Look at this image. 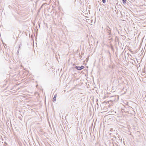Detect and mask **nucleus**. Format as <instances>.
Listing matches in <instances>:
<instances>
[{"instance_id":"nucleus-1","label":"nucleus","mask_w":146,"mask_h":146,"mask_svg":"<svg viewBox=\"0 0 146 146\" xmlns=\"http://www.w3.org/2000/svg\"><path fill=\"white\" fill-rule=\"evenodd\" d=\"M84 66H81L80 67L78 66H76L75 67V68L78 70H81L82 69L84 68Z\"/></svg>"},{"instance_id":"nucleus-2","label":"nucleus","mask_w":146,"mask_h":146,"mask_svg":"<svg viewBox=\"0 0 146 146\" xmlns=\"http://www.w3.org/2000/svg\"><path fill=\"white\" fill-rule=\"evenodd\" d=\"M57 95L56 94H55L54 95V97L53 99V101L55 102L56 100V97Z\"/></svg>"},{"instance_id":"nucleus-3","label":"nucleus","mask_w":146,"mask_h":146,"mask_svg":"<svg viewBox=\"0 0 146 146\" xmlns=\"http://www.w3.org/2000/svg\"><path fill=\"white\" fill-rule=\"evenodd\" d=\"M123 4H125L126 3V0H122Z\"/></svg>"},{"instance_id":"nucleus-4","label":"nucleus","mask_w":146,"mask_h":146,"mask_svg":"<svg viewBox=\"0 0 146 146\" xmlns=\"http://www.w3.org/2000/svg\"><path fill=\"white\" fill-rule=\"evenodd\" d=\"M102 2L104 3H106V0H102Z\"/></svg>"},{"instance_id":"nucleus-5","label":"nucleus","mask_w":146,"mask_h":146,"mask_svg":"<svg viewBox=\"0 0 146 146\" xmlns=\"http://www.w3.org/2000/svg\"><path fill=\"white\" fill-rule=\"evenodd\" d=\"M19 49L17 51V53L18 54V53H19Z\"/></svg>"},{"instance_id":"nucleus-6","label":"nucleus","mask_w":146,"mask_h":146,"mask_svg":"<svg viewBox=\"0 0 146 146\" xmlns=\"http://www.w3.org/2000/svg\"><path fill=\"white\" fill-rule=\"evenodd\" d=\"M21 46V45H19V48H20V46Z\"/></svg>"}]
</instances>
